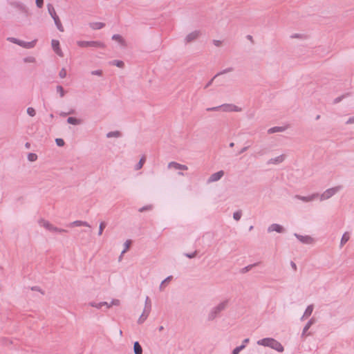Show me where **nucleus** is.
Returning a JSON list of instances; mask_svg holds the SVG:
<instances>
[{"label": "nucleus", "mask_w": 354, "mask_h": 354, "mask_svg": "<svg viewBox=\"0 0 354 354\" xmlns=\"http://www.w3.org/2000/svg\"><path fill=\"white\" fill-rule=\"evenodd\" d=\"M145 160H146L145 157V156L142 157L140 158V161L138 162V163L136 165L135 169L136 170H138V169H141L142 167Z\"/></svg>", "instance_id": "2f4dec72"}, {"label": "nucleus", "mask_w": 354, "mask_h": 354, "mask_svg": "<svg viewBox=\"0 0 354 354\" xmlns=\"http://www.w3.org/2000/svg\"><path fill=\"white\" fill-rule=\"evenodd\" d=\"M317 196H318L317 194H314L309 196H299V195H296L295 197L296 198H298V199L304 201V202H310V201H312L313 200H314Z\"/></svg>", "instance_id": "dca6fc26"}, {"label": "nucleus", "mask_w": 354, "mask_h": 354, "mask_svg": "<svg viewBox=\"0 0 354 354\" xmlns=\"http://www.w3.org/2000/svg\"><path fill=\"white\" fill-rule=\"evenodd\" d=\"M237 348L239 350V351H241L245 348V344H241V346H237Z\"/></svg>", "instance_id": "0e129e2a"}, {"label": "nucleus", "mask_w": 354, "mask_h": 354, "mask_svg": "<svg viewBox=\"0 0 354 354\" xmlns=\"http://www.w3.org/2000/svg\"><path fill=\"white\" fill-rule=\"evenodd\" d=\"M291 37L292 38H299L300 37V35L295 34V35H292Z\"/></svg>", "instance_id": "774afa93"}, {"label": "nucleus", "mask_w": 354, "mask_h": 354, "mask_svg": "<svg viewBox=\"0 0 354 354\" xmlns=\"http://www.w3.org/2000/svg\"><path fill=\"white\" fill-rule=\"evenodd\" d=\"M112 39L118 42L122 47H127V44L124 39L118 34H115L112 36Z\"/></svg>", "instance_id": "4468645a"}, {"label": "nucleus", "mask_w": 354, "mask_h": 354, "mask_svg": "<svg viewBox=\"0 0 354 354\" xmlns=\"http://www.w3.org/2000/svg\"><path fill=\"white\" fill-rule=\"evenodd\" d=\"M56 89H57V93H59L60 97H63L65 95V91H64V88L62 86L59 85V86H57Z\"/></svg>", "instance_id": "e433bc0d"}, {"label": "nucleus", "mask_w": 354, "mask_h": 354, "mask_svg": "<svg viewBox=\"0 0 354 354\" xmlns=\"http://www.w3.org/2000/svg\"><path fill=\"white\" fill-rule=\"evenodd\" d=\"M9 41L11 42L18 44L20 46H22L26 48H32L35 46L36 41H32L30 42L24 41L21 40H19L18 39L14 38V37H9L8 38Z\"/></svg>", "instance_id": "423d86ee"}, {"label": "nucleus", "mask_w": 354, "mask_h": 354, "mask_svg": "<svg viewBox=\"0 0 354 354\" xmlns=\"http://www.w3.org/2000/svg\"><path fill=\"white\" fill-rule=\"evenodd\" d=\"M250 342V339L249 338H246L245 339H243V342H242V344H247Z\"/></svg>", "instance_id": "338daca9"}, {"label": "nucleus", "mask_w": 354, "mask_h": 354, "mask_svg": "<svg viewBox=\"0 0 354 354\" xmlns=\"http://www.w3.org/2000/svg\"><path fill=\"white\" fill-rule=\"evenodd\" d=\"M201 32L199 30H195L187 35V37L185 39V43L188 44L190 42H192L198 39V37L200 36Z\"/></svg>", "instance_id": "1a4fd4ad"}, {"label": "nucleus", "mask_w": 354, "mask_h": 354, "mask_svg": "<svg viewBox=\"0 0 354 354\" xmlns=\"http://www.w3.org/2000/svg\"><path fill=\"white\" fill-rule=\"evenodd\" d=\"M24 62L25 63H30V62H35V58L33 57H26L24 58Z\"/></svg>", "instance_id": "c03bdc74"}, {"label": "nucleus", "mask_w": 354, "mask_h": 354, "mask_svg": "<svg viewBox=\"0 0 354 354\" xmlns=\"http://www.w3.org/2000/svg\"><path fill=\"white\" fill-rule=\"evenodd\" d=\"M120 304V301L119 299H112L111 302L110 303V305L109 306H119Z\"/></svg>", "instance_id": "de8ad7c7"}, {"label": "nucleus", "mask_w": 354, "mask_h": 354, "mask_svg": "<svg viewBox=\"0 0 354 354\" xmlns=\"http://www.w3.org/2000/svg\"><path fill=\"white\" fill-rule=\"evenodd\" d=\"M47 8H48V13L50 14L51 17L53 19L55 24L56 25L57 29L59 31L63 32L64 31V27H63L60 20H59V17L56 14V12L55 10V8H54L52 4H50V3H48L47 5Z\"/></svg>", "instance_id": "7ed1b4c3"}, {"label": "nucleus", "mask_w": 354, "mask_h": 354, "mask_svg": "<svg viewBox=\"0 0 354 354\" xmlns=\"http://www.w3.org/2000/svg\"><path fill=\"white\" fill-rule=\"evenodd\" d=\"M31 290H34V291L40 292L42 295L44 294V292L41 290V289L39 286H32V287H31Z\"/></svg>", "instance_id": "5fc2aeb1"}, {"label": "nucleus", "mask_w": 354, "mask_h": 354, "mask_svg": "<svg viewBox=\"0 0 354 354\" xmlns=\"http://www.w3.org/2000/svg\"><path fill=\"white\" fill-rule=\"evenodd\" d=\"M75 112V111L73 109H71L69 112L66 113V112H61L59 113V115L62 116V117H66L67 115L68 114H73Z\"/></svg>", "instance_id": "603ef678"}, {"label": "nucleus", "mask_w": 354, "mask_h": 354, "mask_svg": "<svg viewBox=\"0 0 354 354\" xmlns=\"http://www.w3.org/2000/svg\"><path fill=\"white\" fill-rule=\"evenodd\" d=\"M197 253H198L197 250H195L192 253H185L184 255L185 257H187V258L192 259V258H194L197 255Z\"/></svg>", "instance_id": "79ce46f5"}, {"label": "nucleus", "mask_w": 354, "mask_h": 354, "mask_svg": "<svg viewBox=\"0 0 354 354\" xmlns=\"http://www.w3.org/2000/svg\"><path fill=\"white\" fill-rule=\"evenodd\" d=\"M354 123V116L353 117H351L346 122V124H353Z\"/></svg>", "instance_id": "bf43d9fd"}, {"label": "nucleus", "mask_w": 354, "mask_h": 354, "mask_svg": "<svg viewBox=\"0 0 354 354\" xmlns=\"http://www.w3.org/2000/svg\"><path fill=\"white\" fill-rule=\"evenodd\" d=\"M91 74L93 75L101 76L102 75V70L92 71Z\"/></svg>", "instance_id": "3c124183"}, {"label": "nucleus", "mask_w": 354, "mask_h": 354, "mask_svg": "<svg viewBox=\"0 0 354 354\" xmlns=\"http://www.w3.org/2000/svg\"><path fill=\"white\" fill-rule=\"evenodd\" d=\"M237 348L239 350V351H241L245 348V344H241V346H237Z\"/></svg>", "instance_id": "69168bd1"}, {"label": "nucleus", "mask_w": 354, "mask_h": 354, "mask_svg": "<svg viewBox=\"0 0 354 354\" xmlns=\"http://www.w3.org/2000/svg\"><path fill=\"white\" fill-rule=\"evenodd\" d=\"M294 236L302 243L311 244L313 243V239L310 236H303L297 233H295Z\"/></svg>", "instance_id": "6e6552de"}, {"label": "nucleus", "mask_w": 354, "mask_h": 354, "mask_svg": "<svg viewBox=\"0 0 354 354\" xmlns=\"http://www.w3.org/2000/svg\"><path fill=\"white\" fill-rule=\"evenodd\" d=\"M241 216H242V212L241 210H239V211H236L235 212L234 214H233V218L234 220L236 221H239L241 218Z\"/></svg>", "instance_id": "f704fd0d"}, {"label": "nucleus", "mask_w": 354, "mask_h": 354, "mask_svg": "<svg viewBox=\"0 0 354 354\" xmlns=\"http://www.w3.org/2000/svg\"><path fill=\"white\" fill-rule=\"evenodd\" d=\"M233 70H234V68L232 67L227 68L221 71V72L218 73L217 74H216L214 75V77H217L219 75H223V74L232 72Z\"/></svg>", "instance_id": "7c9ffc66"}, {"label": "nucleus", "mask_w": 354, "mask_h": 354, "mask_svg": "<svg viewBox=\"0 0 354 354\" xmlns=\"http://www.w3.org/2000/svg\"><path fill=\"white\" fill-rule=\"evenodd\" d=\"M290 266L295 270H297V265L293 261L290 262Z\"/></svg>", "instance_id": "e2e57ef3"}, {"label": "nucleus", "mask_w": 354, "mask_h": 354, "mask_svg": "<svg viewBox=\"0 0 354 354\" xmlns=\"http://www.w3.org/2000/svg\"><path fill=\"white\" fill-rule=\"evenodd\" d=\"M313 308H314V307H313V304L309 305V306L306 308V310H305V312H304V315H303V316L301 317V320H303V319H304V318L305 317H309L310 315H311V314H312V313H313Z\"/></svg>", "instance_id": "5701e85b"}, {"label": "nucleus", "mask_w": 354, "mask_h": 354, "mask_svg": "<svg viewBox=\"0 0 354 354\" xmlns=\"http://www.w3.org/2000/svg\"><path fill=\"white\" fill-rule=\"evenodd\" d=\"M285 127H274L268 130V133L271 134L277 132H283L286 130Z\"/></svg>", "instance_id": "412c9836"}, {"label": "nucleus", "mask_w": 354, "mask_h": 354, "mask_svg": "<svg viewBox=\"0 0 354 354\" xmlns=\"http://www.w3.org/2000/svg\"><path fill=\"white\" fill-rule=\"evenodd\" d=\"M169 168H174L175 169L187 170L188 167L185 165H181L176 162H170L168 164Z\"/></svg>", "instance_id": "ddd939ff"}, {"label": "nucleus", "mask_w": 354, "mask_h": 354, "mask_svg": "<svg viewBox=\"0 0 354 354\" xmlns=\"http://www.w3.org/2000/svg\"><path fill=\"white\" fill-rule=\"evenodd\" d=\"M240 353L237 347H236L232 352V354H239Z\"/></svg>", "instance_id": "680f3d73"}, {"label": "nucleus", "mask_w": 354, "mask_h": 354, "mask_svg": "<svg viewBox=\"0 0 354 354\" xmlns=\"http://www.w3.org/2000/svg\"><path fill=\"white\" fill-rule=\"evenodd\" d=\"M223 175H224V171L223 170L217 171V172L212 174L209 176V178L207 180V183H210L218 181L223 176Z\"/></svg>", "instance_id": "9d476101"}, {"label": "nucleus", "mask_w": 354, "mask_h": 354, "mask_svg": "<svg viewBox=\"0 0 354 354\" xmlns=\"http://www.w3.org/2000/svg\"><path fill=\"white\" fill-rule=\"evenodd\" d=\"M59 76L61 78H64L66 76V71L65 68H62L61 71L59 73Z\"/></svg>", "instance_id": "09e8293b"}, {"label": "nucleus", "mask_w": 354, "mask_h": 354, "mask_svg": "<svg viewBox=\"0 0 354 354\" xmlns=\"http://www.w3.org/2000/svg\"><path fill=\"white\" fill-rule=\"evenodd\" d=\"M315 323V318H311L306 324V326L303 328L301 336L304 337L306 335L307 330L310 328V327Z\"/></svg>", "instance_id": "f3484780"}, {"label": "nucleus", "mask_w": 354, "mask_h": 354, "mask_svg": "<svg viewBox=\"0 0 354 354\" xmlns=\"http://www.w3.org/2000/svg\"><path fill=\"white\" fill-rule=\"evenodd\" d=\"M151 209H152V205H146V206H144V207L140 208L138 209V211L140 212H143L145 211L151 210Z\"/></svg>", "instance_id": "37998d69"}, {"label": "nucleus", "mask_w": 354, "mask_h": 354, "mask_svg": "<svg viewBox=\"0 0 354 354\" xmlns=\"http://www.w3.org/2000/svg\"><path fill=\"white\" fill-rule=\"evenodd\" d=\"M88 305L90 306H92V307H94V308H102V303L101 302H100V303L90 302L88 304Z\"/></svg>", "instance_id": "a18cd8bd"}, {"label": "nucleus", "mask_w": 354, "mask_h": 354, "mask_svg": "<svg viewBox=\"0 0 354 354\" xmlns=\"http://www.w3.org/2000/svg\"><path fill=\"white\" fill-rule=\"evenodd\" d=\"M149 315V313H147V312L143 310L142 315L140 316V317H139V319L138 320V323L139 324H142L147 319V318L148 317Z\"/></svg>", "instance_id": "c85d7f7f"}, {"label": "nucleus", "mask_w": 354, "mask_h": 354, "mask_svg": "<svg viewBox=\"0 0 354 354\" xmlns=\"http://www.w3.org/2000/svg\"><path fill=\"white\" fill-rule=\"evenodd\" d=\"M151 309V300L149 297H147L146 299H145V306L144 310L145 312H147V313H150Z\"/></svg>", "instance_id": "b1692460"}, {"label": "nucleus", "mask_w": 354, "mask_h": 354, "mask_svg": "<svg viewBox=\"0 0 354 354\" xmlns=\"http://www.w3.org/2000/svg\"><path fill=\"white\" fill-rule=\"evenodd\" d=\"M89 26L93 30H100L105 26V24L102 22H92L89 24Z\"/></svg>", "instance_id": "a211bd4d"}, {"label": "nucleus", "mask_w": 354, "mask_h": 354, "mask_svg": "<svg viewBox=\"0 0 354 354\" xmlns=\"http://www.w3.org/2000/svg\"><path fill=\"white\" fill-rule=\"evenodd\" d=\"M55 142L58 147H63L65 144L64 140L62 138H56Z\"/></svg>", "instance_id": "a19ab883"}, {"label": "nucleus", "mask_w": 354, "mask_h": 354, "mask_svg": "<svg viewBox=\"0 0 354 354\" xmlns=\"http://www.w3.org/2000/svg\"><path fill=\"white\" fill-rule=\"evenodd\" d=\"M259 263H260V262H257V263H255L253 264L248 265V266L244 267L243 268H242L241 270V272L242 274H245V273L248 272V271H250L252 268L257 266Z\"/></svg>", "instance_id": "393cba45"}, {"label": "nucleus", "mask_w": 354, "mask_h": 354, "mask_svg": "<svg viewBox=\"0 0 354 354\" xmlns=\"http://www.w3.org/2000/svg\"><path fill=\"white\" fill-rule=\"evenodd\" d=\"M219 109H221V105L218 106L207 108V109H206V111H218Z\"/></svg>", "instance_id": "8fccbe9b"}, {"label": "nucleus", "mask_w": 354, "mask_h": 354, "mask_svg": "<svg viewBox=\"0 0 354 354\" xmlns=\"http://www.w3.org/2000/svg\"><path fill=\"white\" fill-rule=\"evenodd\" d=\"M342 187L339 185L336 186L332 188H329L326 189L321 196H320V200L324 201L330 198L333 195H335L336 193H337L339 191L342 189Z\"/></svg>", "instance_id": "39448f33"}, {"label": "nucleus", "mask_w": 354, "mask_h": 354, "mask_svg": "<svg viewBox=\"0 0 354 354\" xmlns=\"http://www.w3.org/2000/svg\"><path fill=\"white\" fill-rule=\"evenodd\" d=\"M284 159H285V156L283 154H282V155H280L274 158H270V160H268L267 164L268 165H270V164L277 165V164L281 163L284 160Z\"/></svg>", "instance_id": "2eb2a0df"}, {"label": "nucleus", "mask_w": 354, "mask_h": 354, "mask_svg": "<svg viewBox=\"0 0 354 354\" xmlns=\"http://www.w3.org/2000/svg\"><path fill=\"white\" fill-rule=\"evenodd\" d=\"M77 45L82 48L86 47H94V48H105V44L99 41H78L77 42Z\"/></svg>", "instance_id": "20e7f679"}, {"label": "nucleus", "mask_w": 354, "mask_h": 354, "mask_svg": "<svg viewBox=\"0 0 354 354\" xmlns=\"http://www.w3.org/2000/svg\"><path fill=\"white\" fill-rule=\"evenodd\" d=\"M350 239L348 232H345L340 241V247H342Z\"/></svg>", "instance_id": "cd10ccee"}, {"label": "nucleus", "mask_w": 354, "mask_h": 354, "mask_svg": "<svg viewBox=\"0 0 354 354\" xmlns=\"http://www.w3.org/2000/svg\"><path fill=\"white\" fill-rule=\"evenodd\" d=\"M37 159V155L34 153H29L28 154V160L30 162H34Z\"/></svg>", "instance_id": "72a5a7b5"}, {"label": "nucleus", "mask_w": 354, "mask_h": 354, "mask_svg": "<svg viewBox=\"0 0 354 354\" xmlns=\"http://www.w3.org/2000/svg\"><path fill=\"white\" fill-rule=\"evenodd\" d=\"M111 64L119 68H123L124 66V63L121 60H113L111 62Z\"/></svg>", "instance_id": "473e14b6"}, {"label": "nucleus", "mask_w": 354, "mask_h": 354, "mask_svg": "<svg viewBox=\"0 0 354 354\" xmlns=\"http://www.w3.org/2000/svg\"><path fill=\"white\" fill-rule=\"evenodd\" d=\"M348 95L349 93H346L345 95H342L341 96L336 97L333 101V104H337L340 102L345 97L348 96Z\"/></svg>", "instance_id": "4c0bfd02"}, {"label": "nucleus", "mask_w": 354, "mask_h": 354, "mask_svg": "<svg viewBox=\"0 0 354 354\" xmlns=\"http://www.w3.org/2000/svg\"><path fill=\"white\" fill-rule=\"evenodd\" d=\"M216 77H214V76L207 83V84L205 85V88H208L209 86H210L214 81V80L215 79Z\"/></svg>", "instance_id": "4d7b16f0"}, {"label": "nucleus", "mask_w": 354, "mask_h": 354, "mask_svg": "<svg viewBox=\"0 0 354 354\" xmlns=\"http://www.w3.org/2000/svg\"><path fill=\"white\" fill-rule=\"evenodd\" d=\"M67 122L71 124L78 125L82 123V120L74 117H69L67 119Z\"/></svg>", "instance_id": "4be33fe9"}, {"label": "nucleus", "mask_w": 354, "mask_h": 354, "mask_svg": "<svg viewBox=\"0 0 354 354\" xmlns=\"http://www.w3.org/2000/svg\"><path fill=\"white\" fill-rule=\"evenodd\" d=\"M50 232H66L67 230H66L64 229L58 228V227H55L54 225H53Z\"/></svg>", "instance_id": "58836bf2"}, {"label": "nucleus", "mask_w": 354, "mask_h": 354, "mask_svg": "<svg viewBox=\"0 0 354 354\" xmlns=\"http://www.w3.org/2000/svg\"><path fill=\"white\" fill-rule=\"evenodd\" d=\"M36 5L39 8H42L44 6V0H36Z\"/></svg>", "instance_id": "864d4df0"}, {"label": "nucleus", "mask_w": 354, "mask_h": 354, "mask_svg": "<svg viewBox=\"0 0 354 354\" xmlns=\"http://www.w3.org/2000/svg\"><path fill=\"white\" fill-rule=\"evenodd\" d=\"M101 303H102V306H106L107 308H110L111 307V306H109L110 304H109L106 301H102Z\"/></svg>", "instance_id": "052dcab7"}, {"label": "nucleus", "mask_w": 354, "mask_h": 354, "mask_svg": "<svg viewBox=\"0 0 354 354\" xmlns=\"http://www.w3.org/2000/svg\"><path fill=\"white\" fill-rule=\"evenodd\" d=\"M273 231H275L278 233H283L284 232L285 230L281 225L277 223H273L268 227V232H271Z\"/></svg>", "instance_id": "f8f14e48"}, {"label": "nucleus", "mask_w": 354, "mask_h": 354, "mask_svg": "<svg viewBox=\"0 0 354 354\" xmlns=\"http://www.w3.org/2000/svg\"><path fill=\"white\" fill-rule=\"evenodd\" d=\"M106 223L104 221L101 222L100 223V226H99V232H98V235L100 236L102 234V232H103V230H104V228L106 227Z\"/></svg>", "instance_id": "c9c22d12"}, {"label": "nucleus", "mask_w": 354, "mask_h": 354, "mask_svg": "<svg viewBox=\"0 0 354 354\" xmlns=\"http://www.w3.org/2000/svg\"><path fill=\"white\" fill-rule=\"evenodd\" d=\"M27 113L30 115V116H35V114H36V111L35 110V109H33L32 107H28L27 109Z\"/></svg>", "instance_id": "ea45409f"}, {"label": "nucleus", "mask_w": 354, "mask_h": 354, "mask_svg": "<svg viewBox=\"0 0 354 354\" xmlns=\"http://www.w3.org/2000/svg\"><path fill=\"white\" fill-rule=\"evenodd\" d=\"M227 303H228V301L225 300V301L221 302L216 307L213 308L211 310V311L209 312V313L208 314V317H207L208 320L209 321L214 320L220 314V313L221 311L224 310L226 308V307L227 306Z\"/></svg>", "instance_id": "f03ea898"}, {"label": "nucleus", "mask_w": 354, "mask_h": 354, "mask_svg": "<svg viewBox=\"0 0 354 354\" xmlns=\"http://www.w3.org/2000/svg\"><path fill=\"white\" fill-rule=\"evenodd\" d=\"M257 344L270 347L274 350H276L278 352H283L284 350L283 346L279 342L271 337H266L261 339L257 341Z\"/></svg>", "instance_id": "f257e3e1"}, {"label": "nucleus", "mask_w": 354, "mask_h": 354, "mask_svg": "<svg viewBox=\"0 0 354 354\" xmlns=\"http://www.w3.org/2000/svg\"><path fill=\"white\" fill-rule=\"evenodd\" d=\"M39 223L44 227L46 230L50 231L53 227V225L50 223L48 221H46L44 219H41L39 221Z\"/></svg>", "instance_id": "a878e982"}, {"label": "nucleus", "mask_w": 354, "mask_h": 354, "mask_svg": "<svg viewBox=\"0 0 354 354\" xmlns=\"http://www.w3.org/2000/svg\"><path fill=\"white\" fill-rule=\"evenodd\" d=\"M221 109L223 111L225 112H230V111H235V112H240L241 111V108L232 104H223L221 105Z\"/></svg>", "instance_id": "0eeeda50"}, {"label": "nucleus", "mask_w": 354, "mask_h": 354, "mask_svg": "<svg viewBox=\"0 0 354 354\" xmlns=\"http://www.w3.org/2000/svg\"><path fill=\"white\" fill-rule=\"evenodd\" d=\"M213 44L216 46H220L222 44L221 41L220 40H216V39H214L213 40Z\"/></svg>", "instance_id": "13d9d810"}, {"label": "nucleus", "mask_w": 354, "mask_h": 354, "mask_svg": "<svg viewBox=\"0 0 354 354\" xmlns=\"http://www.w3.org/2000/svg\"><path fill=\"white\" fill-rule=\"evenodd\" d=\"M172 279V276H169L167 277L165 279H164L162 282H161V284L160 286V289L162 290V286H164L165 283H167V282L169 281L171 279Z\"/></svg>", "instance_id": "49530a36"}, {"label": "nucleus", "mask_w": 354, "mask_h": 354, "mask_svg": "<svg viewBox=\"0 0 354 354\" xmlns=\"http://www.w3.org/2000/svg\"><path fill=\"white\" fill-rule=\"evenodd\" d=\"M249 147H250V145L243 147L239 152V154L243 153L249 149Z\"/></svg>", "instance_id": "6e6d98bb"}, {"label": "nucleus", "mask_w": 354, "mask_h": 354, "mask_svg": "<svg viewBox=\"0 0 354 354\" xmlns=\"http://www.w3.org/2000/svg\"><path fill=\"white\" fill-rule=\"evenodd\" d=\"M52 48L53 50L55 52L56 54H57L59 57H63V53L59 48V41L56 39H53L51 41Z\"/></svg>", "instance_id": "9b49d317"}, {"label": "nucleus", "mask_w": 354, "mask_h": 354, "mask_svg": "<svg viewBox=\"0 0 354 354\" xmlns=\"http://www.w3.org/2000/svg\"><path fill=\"white\" fill-rule=\"evenodd\" d=\"M133 353L134 354H142L143 353L142 347L138 341L133 343Z\"/></svg>", "instance_id": "6ab92c4d"}, {"label": "nucleus", "mask_w": 354, "mask_h": 354, "mask_svg": "<svg viewBox=\"0 0 354 354\" xmlns=\"http://www.w3.org/2000/svg\"><path fill=\"white\" fill-rule=\"evenodd\" d=\"M121 136H122V133L119 131H110L106 133V137L109 138H113V137L120 138Z\"/></svg>", "instance_id": "bb28decb"}, {"label": "nucleus", "mask_w": 354, "mask_h": 354, "mask_svg": "<svg viewBox=\"0 0 354 354\" xmlns=\"http://www.w3.org/2000/svg\"><path fill=\"white\" fill-rule=\"evenodd\" d=\"M131 243V240L126 241V242L124 243V249L122 250V252L121 253V255H120V257L119 258L120 260L121 259L122 256L123 255V254H124L127 252V250H129Z\"/></svg>", "instance_id": "c756f323"}, {"label": "nucleus", "mask_w": 354, "mask_h": 354, "mask_svg": "<svg viewBox=\"0 0 354 354\" xmlns=\"http://www.w3.org/2000/svg\"><path fill=\"white\" fill-rule=\"evenodd\" d=\"M69 226L73 227V226H86L91 227V225L86 222V221H75L69 224Z\"/></svg>", "instance_id": "aec40b11"}]
</instances>
